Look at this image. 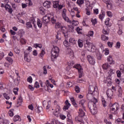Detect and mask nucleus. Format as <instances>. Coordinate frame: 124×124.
I'll use <instances>...</instances> for the list:
<instances>
[{"instance_id":"cd10ccee","label":"nucleus","mask_w":124,"mask_h":124,"mask_svg":"<svg viewBox=\"0 0 124 124\" xmlns=\"http://www.w3.org/2000/svg\"><path fill=\"white\" fill-rule=\"evenodd\" d=\"M55 29H60V28H61L62 30V28H63V27L62 26L61 23L57 22L55 23Z\"/></svg>"},{"instance_id":"3c124183","label":"nucleus","mask_w":124,"mask_h":124,"mask_svg":"<svg viewBox=\"0 0 124 124\" xmlns=\"http://www.w3.org/2000/svg\"><path fill=\"white\" fill-rule=\"evenodd\" d=\"M45 54V51H44V50L42 49L41 52V53L39 55V57H40L41 58H43V56H44Z\"/></svg>"},{"instance_id":"c756f323","label":"nucleus","mask_w":124,"mask_h":124,"mask_svg":"<svg viewBox=\"0 0 124 124\" xmlns=\"http://www.w3.org/2000/svg\"><path fill=\"white\" fill-rule=\"evenodd\" d=\"M96 55L97 60L100 61V60H101V58H102V55L101 54V53H100V52H98Z\"/></svg>"},{"instance_id":"2f4dec72","label":"nucleus","mask_w":124,"mask_h":124,"mask_svg":"<svg viewBox=\"0 0 124 124\" xmlns=\"http://www.w3.org/2000/svg\"><path fill=\"white\" fill-rule=\"evenodd\" d=\"M51 124H62V123L59 122V121L56 119H53L51 122Z\"/></svg>"},{"instance_id":"680f3d73","label":"nucleus","mask_w":124,"mask_h":124,"mask_svg":"<svg viewBox=\"0 0 124 124\" xmlns=\"http://www.w3.org/2000/svg\"><path fill=\"white\" fill-rule=\"evenodd\" d=\"M34 87L36 88L37 89L39 88V83L38 82L36 81L34 84Z\"/></svg>"},{"instance_id":"f704fd0d","label":"nucleus","mask_w":124,"mask_h":124,"mask_svg":"<svg viewBox=\"0 0 124 124\" xmlns=\"http://www.w3.org/2000/svg\"><path fill=\"white\" fill-rule=\"evenodd\" d=\"M6 60L8 62H10V63L12 64V63L13 62V60H12V58H11V57H6Z\"/></svg>"},{"instance_id":"79ce46f5","label":"nucleus","mask_w":124,"mask_h":124,"mask_svg":"<svg viewBox=\"0 0 124 124\" xmlns=\"http://www.w3.org/2000/svg\"><path fill=\"white\" fill-rule=\"evenodd\" d=\"M118 96H122V93H123V90L122 89V87H119L118 89Z\"/></svg>"},{"instance_id":"5701e85b","label":"nucleus","mask_w":124,"mask_h":124,"mask_svg":"<svg viewBox=\"0 0 124 124\" xmlns=\"http://www.w3.org/2000/svg\"><path fill=\"white\" fill-rule=\"evenodd\" d=\"M85 103H86V100L82 99L79 102V106H82L83 109H85V106H84Z\"/></svg>"},{"instance_id":"0eeeda50","label":"nucleus","mask_w":124,"mask_h":124,"mask_svg":"<svg viewBox=\"0 0 124 124\" xmlns=\"http://www.w3.org/2000/svg\"><path fill=\"white\" fill-rule=\"evenodd\" d=\"M84 47L88 50V51H91L93 52L94 51V48H93V44L87 42L85 44H84Z\"/></svg>"},{"instance_id":"473e14b6","label":"nucleus","mask_w":124,"mask_h":124,"mask_svg":"<svg viewBox=\"0 0 124 124\" xmlns=\"http://www.w3.org/2000/svg\"><path fill=\"white\" fill-rule=\"evenodd\" d=\"M101 39L104 41H107L109 39V38L104 35H102Z\"/></svg>"},{"instance_id":"5fc2aeb1","label":"nucleus","mask_w":124,"mask_h":124,"mask_svg":"<svg viewBox=\"0 0 124 124\" xmlns=\"http://www.w3.org/2000/svg\"><path fill=\"white\" fill-rule=\"evenodd\" d=\"M38 110V113H41V112H42L43 111V108H42V107H38L37 108Z\"/></svg>"},{"instance_id":"052dcab7","label":"nucleus","mask_w":124,"mask_h":124,"mask_svg":"<svg viewBox=\"0 0 124 124\" xmlns=\"http://www.w3.org/2000/svg\"><path fill=\"white\" fill-rule=\"evenodd\" d=\"M88 36H93V31H90L88 32Z\"/></svg>"},{"instance_id":"8fccbe9b","label":"nucleus","mask_w":124,"mask_h":124,"mask_svg":"<svg viewBox=\"0 0 124 124\" xmlns=\"http://www.w3.org/2000/svg\"><path fill=\"white\" fill-rule=\"evenodd\" d=\"M77 3L79 5H81V4H83L84 3V0H78Z\"/></svg>"},{"instance_id":"ea45409f","label":"nucleus","mask_w":124,"mask_h":124,"mask_svg":"<svg viewBox=\"0 0 124 124\" xmlns=\"http://www.w3.org/2000/svg\"><path fill=\"white\" fill-rule=\"evenodd\" d=\"M26 28L27 29H30V28H31V21H29L26 23Z\"/></svg>"},{"instance_id":"864d4df0","label":"nucleus","mask_w":124,"mask_h":124,"mask_svg":"<svg viewBox=\"0 0 124 124\" xmlns=\"http://www.w3.org/2000/svg\"><path fill=\"white\" fill-rule=\"evenodd\" d=\"M91 22L93 23V25L94 26L95 24H97V21L96 20V18L94 19H91Z\"/></svg>"},{"instance_id":"39448f33","label":"nucleus","mask_w":124,"mask_h":124,"mask_svg":"<svg viewBox=\"0 0 124 124\" xmlns=\"http://www.w3.org/2000/svg\"><path fill=\"white\" fill-rule=\"evenodd\" d=\"M66 9H63L62 12V15L63 19L67 22V23H71V21L69 19V18L66 16Z\"/></svg>"},{"instance_id":"7ed1b4c3","label":"nucleus","mask_w":124,"mask_h":124,"mask_svg":"<svg viewBox=\"0 0 124 124\" xmlns=\"http://www.w3.org/2000/svg\"><path fill=\"white\" fill-rule=\"evenodd\" d=\"M31 47H29V48L24 52V59L26 62H30L31 60V55H30V52H31Z\"/></svg>"},{"instance_id":"bb28decb","label":"nucleus","mask_w":124,"mask_h":124,"mask_svg":"<svg viewBox=\"0 0 124 124\" xmlns=\"http://www.w3.org/2000/svg\"><path fill=\"white\" fill-rule=\"evenodd\" d=\"M39 10L41 14H42V15H45L46 11L45 10V9L43 7H40Z\"/></svg>"},{"instance_id":"49530a36","label":"nucleus","mask_w":124,"mask_h":124,"mask_svg":"<svg viewBox=\"0 0 124 124\" xmlns=\"http://www.w3.org/2000/svg\"><path fill=\"white\" fill-rule=\"evenodd\" d=\"M111 81H112V79L110 78H107L106 81L107 84L108 85H111V84H112V82H111Z\"/></svg>"},{"instance_id":"72a5a7b5","label":"nucleus","mask_w":124,"mask_h":124,"mask_svg":"<svg viewBox=\"0 0 124 124\" xmlns=\"http://www.w3.org/2000/svg\"><path fill=\"white\" fill-rule=\"evenodd\" d=\"M108 67H109V65H108V63H105L102 65V68L105 70L108 69Z\"/></svg>"},{"instance_id":"09e8293b","label":"nucleus","mask_w":124,"mask_h":124,"mask_svg":"<svg viewBox=\"0 0 124 124\" xmlns=\"http://www.w3.org/2000/svg\"><path fill=\"white\" fill-rule=\"evenodd\" d=\"M72 25H73V26H78V25H79V22H78V21H75V20H73L72 22Z\"/></svg>"},{"instance_id":"a878e982","label":"nucleus","mask_w":124,"mask_h":124,"mask_svg":"<svg viewBox=\"0 0 124 124\" xmlns=\"http://www.w3.org/2000/svg\"><path fill=\"white\" fill-rule=\"evenodd\" d=\"M6 10L10 13V14H11L12 12H13V10L12 9V8L10 7V5H8V7H6Z\"/></svg>"},{"instance_id":"c85d7f7f","label":"nucleus","mask_w":124,"mask_h":124,"mask_svg":"<svg viewBox=\"0 0 124 124\" xmlns=\"http://www.w3.org/2000/svg\"><path fill=\"white\" fill-rule=\"evenodd\" d=\"M105 3L107 4V7L108 8H112V3L109 1H105Z\"/></svg>"},{"instance_id":"1a4fd4ad","label":"nucleus","mask_w":124,"mask_h":124,"mask_svg":"<svg viewBox=\"0 0 124 124\" xmlns=\"http://www.w3.org/2000/svg\"><path fill=\"white\" fill-rule=\"evenodd\" d=\"M110 109L112 111L116 112V111H118V110L120 109V105H119V104L115 103L113 105H112V106L111 107Z\"/></svg>"},{"instance_id":"6e6d98bb","label":"nucleus","mask_w":124,"mask_h":124,"mask_svg":"<svg viewBox=\"0 0 124 124\" xmlns=\"http://www.w3.org/2000/svg\"><path fill=\"white\" fill-rule=\"evenodd\" d=\"M75 91L78 93H80V88H79V86H77L75 87Z\"/></svg>"},{"instance_id":"58836bf2","label":"nucleus","mask_w":124,"mask_h":124,"mask_svg":"<svg viewBox=\"0 0 124 124\" xmlns=\"http://www.w3.org/2000/svg\"><path fill=\"white\" fill-rule=\"evenodd\" d=\"M63 45L64 46H65V47H69V46H70V44L66 40H65L63 42Z\"/></svg>"},{"instance_id":"c03bdc74","label":"nucleus","mask_w":124,"mask_h":124,"mask_svg":"<svg viewBox=\"0 0 124 124\" xmlns=\"http://www.w3.org/2000/svg\"><path fill=\"white\" fill-rule=\"evenodd\" d=\"M19 119H20V116L16 115L14 116L13 120L14 122H17V121H19Z\"/></svg>"},{"instance_id":"f257e3e1","label":"nucleus","mask_w":124,"mask_h":124,"mask_svg":"<svg viewBox=\"0 0 124 124\" xmlns=\"http://www.w3.org/2000/svg\"><path fill=\"white\" fill-rule=\"evenodd\" d=\"M97 99L94 98L93 101H91L88 103V107L93 115L96 114V104Z\"/></svg>"},{"instance_id":"0e129e2a","label":"nucleus","mask_w":124,"mask_h":124,"mask_svg":"<svg viewBox=\"0 0 124 124\" xmlns=\"http://www.w3.org/2000/svg\"><path fill=\"white\" fill-rule=\"evenodd\" d=\"M51 21L52 24H56V20L54 17L51 18Z\"/></svg>"},{"instance_id":"13d9d810","label":"nucleus","mask_w":124,"mask_h":124,"mask_svg":"<svg viewBox=\"0 0 124 124\" xmlns=\"http://www.w3.org/2000/svg\"><path fill=\"white\" fill-rule=\"evenodd\" d=\"M59 6V2L56 1L55 2V3L53 4V7L54 8H58Z\"/></svg>"},{"instance_id":"f8f14e48","label":"nucleus","mask_w":124,"mask_h":124,"mask_svg":"<svg viewBox=\"0 0 124 124\" xmlns=\"http://www.w3.org/2000/svg\"><path fill=\"white\" fill-rule=\"evenodd\" d=\"M43 105L44 107H45L46 110H48L50 107H51V102H47L46 101H44L43 102Z\"/></svg>"},{"instance_id":"f03ea898","label":"nucleus","mask_w":124,"mask_h":124,"mask_svg":"<svg viewBox=\"0 0 124 124\" xmlns=\"http://www.w3.org/2000/svg\"><path fill=\"white\" fill-rule=\"evenodd\" d=\"M40 85L42 87V88H44V89L45 90V91H46L47 92L49 91V89L50 87V88H53L54 85L53 84H50V82H49V80H46V82L45 83L46 85L43 86V82H42V81L40 80L39 81Z\"/></svg>"},{"instance_id":"412c9836","label":"nucleus","mask_w":124,"mask_h":124,"mask_svg":"<svg viewBox=\"0 0 124 124\" xmlns=\"http://www.w3.org/2000/svg\"><path fill=\"white\" fill-rule=\"evenodd\" d=\"M68 54L69 55V57L71 59L74 58V52H73V50L69 49L68 50Z\"/></svg>"},{"instance_id":"393cba45","label":"nucleus","mask_w":124,"mask_h":124,"mask_svg":"<svg viewBox=\"0 0 124 124\" xmlns=\"http://www.w3.org/2000/svg\"><path fill=\"white\" fill-rule=\"evenodd\" d=\"M62 33L65 37H66L67 36V32L65 31H66V29L65 28V27H62Z\"/></svg>"},{"instance_id":"aec40b11","label":"nucleus","mask_w":124,"mask_h":124,"mask_svg":"<svg viewBox=\"0 0 124 124\" xmlns=\"http://www.w3.org/2000/svg\"><path fill=\"white\" fill-rule=\"evenodd\" d=\"M67 31L68 32H73L74 31V27L72 25H68Z\"/></svg>"},{"instance_id":"4468645a","label":"nucleus","mask_w":124,"mask_h":124,"mask_svg":"<svg viewBox=\"0 0 124 124\" xmlns=\"http://www.w3.org/2000/svg\"><path fill=\"white\" fill-rule=\"evenodd\" d=\"M93 93H90L88 92L87 95V98H88V100H90V101H93V99L94 98V97H93Z\"/></svg>"},{"instance_id":"e433bc0d","label":"nucleus","mask_w":124,"mask_h":124,"mask_svg":"<svg viewBox=\"0 0 124 124\" xmlns=\"http://www.w3.org/2000/svg\"><path fill=\"white\" fill-rule=\"evenodd\" d=\"M16 85H18L19 83H20V77H18L14 81Z\"/></svg>"},{"instance_id":"dca6fc26","label":"nucleus","mask_w":124,"mask_h":124,"mask_svg":"<svg viewBox=\"0 0 124 124\" xmlns=\"http://www.w3.org/2000/svg\"><path fill=\"white\" fill-rule=\"evenodd\" d=\"M107 95L108 97L111 98V97L113 96V91H112L111 89H108L107 91Z\"/></svg>"},{"instance_id":"e2e57ef3","label":"nucleus","mask_w":124,"mask_h":124,"mask_svg":"<svg viewBox=\"0 0 124 124\" xmlns=\"http://www.w3.org/2000/svg\"><path fill=\"white\" fill-rule=\"evenodd\" d=\"M113 43L112 42H108V47H110V48H112V47H113Z\"/></svg>"},{"instance_id":"2eb2a0df","label":"nucleus","mask_w":124,"mask_h":124,"mask_svg":"<svg viewBox=\"0 0 124 124\" xmlns=\"http://www.w3.org/2000/svg\"><path fill=\"white\" fill-rule=\"evenodd\" d=\"M65 105L63 107V110H68V108L70 107V103L68 102V100H66L65 102Z\"/></svg>"},{"instance_id":"338daca9","label":"nucleus","mask_w":124,"mask_h":124,"mask_svg":"<svg viewBox=\"0 0 124 124\" xmlns=\"http://www.w3.org/2000/svg\"><path fill=\"white\" fill-rule=\"evenodd\" d=\"M0 124H6V123H5V121L4 120H3V119H0Z\"/></svg>"},{"instance_id":"774afa93","label":"nucleus","mask_w":124,"mask_h":124,"mask_svg":"<svg viewBox=\"0 0 124 124\" xmlns=\"http://www.w3.org/2000/svg\"><path fill=\"white\" fill-rule=\"evenodd\" d=\"M27 82H29V83H31V77L30 76L27 78Z\"/></svg>"},{"instance_id":"20e7f679","label":"nucleus","mask_w":124,"mask_h":124,"mask_svg":"<svg viewBox=\"0 0 124 124\" xmlns=\"http://www.w3.org/2000/svg\"><path fill=\"white\" fill-rule=\"evenodd\" d=\"M98 91V89L97 88V87L93 86V85L89 86L88 93H93L94 95H95V94H97L98 93V92H97Z\"/></svg>"},{"instance_id":"a211bd4d","label":"nucleus","mask_w":124,"mask_h":124,"mask_svg":"<svg viewBox=\"0 0 124 124\" xmlns=\"http://www.w3.org/2000/svg\"><path fill=\"white\" fill-rule=\"evenodd\" d=\"M23 102V98L22 97V96L19 95L17 99V104L19 105V106H21L22 105V103Z\"/></svg>"},{"instance_id":"423d86ee","label":"nucleus","mask_w":124,"mask_h":124,"mask_svg":"<svg viewBox=\"0 0 124 124\" xmlns=\"http://www.w3.org/2000/svg\"><path fill=\"white\" fill-rule=\"evenodd\" d=\"M74 67L78 69V73H79L78 78H82L83 76V69L82 68V67L81 66V65L79 64H77L75 65Z\"/></svg>"},{"instance_id":"b1692460","label":"nucleus","mask_w":124,"mask_h":124,"mask_svg":"<svg viewBox=\"0 0 124 124\" xmlns=\"http://www.w3.org/2000/svg\"><path fill=\"white\" fill-rule=\"evenodd\" d=\"M51 51L53 52H55L56 53H60V48L58 47L57 46H53L52 48Z\"/></svg>"},{"instance_id":"a19ab883","label":"nucleus","mask_w":124,"mask_h":124,"mask_svg":"<svg viewBox=\"0 0 124 124\" xmlns=\"http://www.w3.org/2000/svg\"><path fill=\"white\" fill-rule=\"evenodd\" d=\"M102 103L104 107H106L107 106V105H106V101H105L104 98H102Z\"/></svg>"},{"instance_id":"4d7b16f0","label":"nucleus","mask_w":124,"mask_h":124,"mask_svg":"<svg viewBox=\"0 0 124 124\" xmlns=\"http://www.w3.org/2000/svg\"><path fill=\"white\" fill-rule=\"evenodd\" d=\"M78 45L79 47H83V43L82 42V41H81V40H78Z\"/></svg>"},{"instance_id":"a18cd8bd","label":"nucleus","mask_w":124,"mask_h":124,"mask_svg":"<svg viewBox=\"0 0 124 124\" xmlns=\"http://www.w3.org/2000/svg\"><path fill=\"white\" fill-rule=\"evenodd\" d=\"M3 95L4 98H5V99H6L7 100L10 99V97H9V96H8V95H7V94H6V93H4L3 94Z\"/></svg>"},{"instance_id":"ddd939ff","label":"nucleus","mask_w":124,"mask_h":124,"mask_svg":"<svg viewBox=\"0 0 124 124\" xmlns=\"http://www.w3.org/2000/svg\"><path fill=\"white\" fill-rule=\"evenodd\" d=\"M42 21L44 24H47V23H49V22H50V17L49 16V15H46L44 16L42 19Z\"/></svg>"},{"instance_id":"69168bd1","label":"nucleus","mask_w":124,"mask_h":124,"mask_svg":"<svg viewBox=\"0 0 124 124\" xmlns=\"http://www.w3.org/2000/svg\"><path fill=\"white\" fill-rule=\"evenodd\" d=\"M116 73L117 74V77H121L122 75V73H121V71L118 70L116 72Z\"/></svg>"},{"instance_id":"603ef678","label":"nucleus","mask_w":124,"mask_h":124,"mask_svg":"<svg viewBox=\"0 0 124 124\" xmlns=\"http://www.w3.org/2000/svg\"><path fill=\"white\" fill-rule=\"evenodd\" d=\"M18 91H19L18 88L14 89L13 92L15 94H18Z\"/></svg>"},{"instance_id":"bf43d9fd","label":"nucleus","mask_w":124,"mask_h":124,"mask_svg":"<svg viewBox=\"0 0 124 124\" xmlns=\"http://www.w3.org/2000/svg\"><path fill=\"white\" fill-rule=\"evenodd\" d=\"M120 47H121V43H120V42H118L116 43V48H117V49H120Z\"/></svg>"},{"instance_id":"c9c22d12","label":"nucleus","mask_w":124,"mask_h":124,"mask_svg":"<svg viewBox=\"0 0 124 124\" xmlns=\"http://www.w3.org/2000/svg\"><path fill=\"white\" fill-rule=\"evenodd\" d=\"M37 26L38 27L41 29V28H42V23H41V21L40 20L38 19L37 22Z\"/></svg>"},{"instance_id":"6ab92c4d","label":"nucleus","mask_w":124,"mask_h":124,"mask_svg":"<svg viewBox=\"0 0 124 124\" xmlns=\"http://www.w3.org/2000/svg\"><path fill=\"white\" fill-rule=\"evenodd\" d=\"M78 113V116H79L80 118H83V117H84L85 115V112L81 108L79 109Z\"/></svg>"},{"instance_id":"6e6552de","label":"nucleus","mask_w":124,"mask_h":124,"mask_svg":"<svg viewBox=\"0 0 124 124\" xmlns=\"http://www.w3.org/2000/svg\"><path fill=\"white\" fill-rule=\"evenodd\" d=\"M53 114L55 117H59L60 116L61 114V108L60 107V106L57 105L56 106V108L53 112Z\"/></svg>"},{"instance_id":"9d476101","label":"nucleus","mask_w":124,"mask_h":124,"mask_svg":"<svg viewBox=\"0 0 124 124\" xmlns=\"http://www.w3.org/2000/svg\"><path fill=\"white\" fill-rule=\"evenodd\" d=\"M87 60L88 61L89 63L92 64V65H93L95 63V61H94V59L93 56L91 55L87 56Z\"/></svg>"},{"instance_id":"4be33fe9","label":"nucleus","mask_w":124,"mask_h":124,"mask_svg":"<svg viewBox=\"0 0 124 124\" xmlns=\"http://www.w3.org/2000/svg\"><path fill=\"white\" fill-rule=\"evenodd\" d=\"M108 62L109 64H114L115 63V62L113 61V58H112V56H109L108 58Z\"/></svg>"},{"instance_id":"de8ad7c7","label":"nucleus","mask_w":124,"mask_h":124,"mask_svg":"<svg viewBox=\"0 0 124 124\" xmlns=\"http://www.w3.org/2000/svg\"><path fill=\"white\" fill-rule=\"evenodd\" d=\"M104 17H105V15L104 14V13H102V14L100 15L99 16V19H100L101 20H103V19L104 18Z\"/></svg>"},{"instance_id":"37998d69","label":"nucleus","mask_w":124,"mask_h":124,"mask_svg":"<svg viewBox=\"0 0 124 124\" xmlns=\"http://www.w3.org/2000/svg\"><path fill=\"white\" fill-rule=\"evenodd\" d=\"M76 31H77L78 34H82V29L79 27H78L76 29Z\"/></svg>"},{"instance_id":"9b49d317","label":"nucleus","mask_w":124,"mask_h":124,"mask_svg":"<svg viewBox=\"0 0 124 124\" xmlns=\"http://www.w3.org/2000/svg\"><path fill=\"white\" fill-rule=\"evenodd\" d=\"M51 60L52 62H54L55 60L57 59V57H59V52H56L51 50Z\"/></svg>"},{"instance_id":"f3484780","label":"nucleus","mask_w":124,"mask_h":124,"mask_svg":"<svg viewBox=\"0 0 124 124\" xmlns=\"http://www.w3.org/2000/svg\"><path fill=\"white\" fill-rule=\"evenodd\" d=\"M43 6L45 8H50L51 7V2L46 1L43 3Z\"/></svg>"},{"instance_id":"4c0bfd02","label":"nucleus","mask_w":124,"mask_h":124,"mask_svg":"<svg viewBox=\"0 0 124 124\" xmlns=\"http://www.w3.org/2000/svg\"><path fill=\"white\" fill-rule=\"evenodd\" d=\"M33 47H34V48H37V47H38L39 48H40V49H41V48H42V45L39 44H34L33 45Z\"/></svg>"},{"instance_id":"7c9ffc66","label":"nucleus","mask_w":124,"mask_h":124,"mask_svg":"<svg viewBox=\"0 0 124 124\" xmlns=\"http://www.w3.org/2000/svg\"><path fill=\"white\" fill-rule=\"evenodd\" d=\"M76 40H75V39L74 38H70L69 39V42L70 43H71V44L74 45V44H76Z\"/></svg>"}]
</instances>
